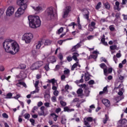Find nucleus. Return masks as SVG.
<instances>
[{"label": "nucleus", "mask_w": 127, "mask_h": 127, "mask_svg": "<svg viewBox=\"0 0 127 127\" xmlns=\"http://www.w3.org/2000/svg\"><path fill=\"white\" fill-rule=\"evenodd\" d=\"M31 55L33 57H36L38 55V52L35 50H33L31 53Z\"/></svg>", "instance_id": "36"}, {"label": "nucleus", "mask_w": 127, "mask_h": 127, "mask_svg": "<svg viewBox=\"0 0 127 127\" xmlns=\"http://www.w3.org/2000/svg\"><path fill=\"white\" fill-rule=\"evenodd\" d=\"M113 60L115 62L116 64H117V63H118V58L116 56V55L114 56V57H113Z\"/></svg>", "instance_id": "54"}, {"label": "nucleus", "mask_w": 127, "mask_h": 127, "mask_svg": "<svg viewBox=\"0 0 127 127\" xmlns=\"http://www.w3.org/2000/svg\"><path fill=\"white\" fill-rule=\"evenodd\" d=\"M123 92H124V89L123 88L120 89L119 92H118V95H119V96H122L123 94H124Z\"/></svg>", "instance_id": "50"}, {"label": "nucleus", "mask_w": 127, "mask_h": 127, "mask_svg": "<svg viewBox=\"0 0 127 127\" xmlns=\"http://www.w3.org/2000/svg\"><path fill=\"white\" fill-rule=\"evenodd\" d=\"M11 97H12V93H9L7 94L5 99H11Z\"/></svg>", "instance_id": "44"}, {"label": "nucleus", "mask_w": 127, "mask_h": 127, "mask_svg": "<svg viewBox=\"0 0 127 127\" xmlns=\"http://www.w3.org/2000/svg\"><path fill=\"white\" fill-rule=\"evenodd\" d=\"M85 122H93V118L92 117H85L84 119V126H85Z\"/></svg>", "instance_id": "26"}, {"label": "nucleus", "mask_w": 127, "mask_h": 127, "mask_svg": "<svg viewBox=\"0 0 127 127\" xmlns=\"http://www.w3.org/2000/svg\"><path fill=\"white\" fill-rule=\"evenodd\" d=\"M94 36L93 35H90L87 37V40H92V39H94Z\"/></svg>", "instance_id": "56"}, {"label": "nucleus", "mask_w": 127, "mask_h": 127, "mask_svg": "<svg viewBox=\"0 0 127 127\" xmlns=\"http://www.w3.org/2000/svg\"><path fill=\"white\" fill-rule=\"evenodd\" d=\"M51 116L53 118L55 122L57 121V118L58 117V116H57L55 113H52L51 114Z\"/></svg>", "instance_id": "29"}, {"label": "nucleus", "mask_w": 127, "mask_h": 127, "mask_svg": "<svg viewBox=\"0 0 127 127\" xmlns=\"http://www.w3.org/2000/svg\"><path fill=\"white\" fill-rule=\"evenodd\" d=\"M64 73L67 78L70 76V70L68 69L64 70Z\"/></svg>", "instance_id": "31"}, {"label": "nucleus", "mask_w": 127, "mask_h": 127, "mask_svg": "<svg viewBox=\"0 0 127 127\" xmlns=\"http://www.w3.org/2000/svg\"><path fill=\"white\" fill-rule=\"evenodd\" d=\"M25 9H26V8L19 7L15 12V17H20L24 13Z\"/></svg>", "instance_id": "6"}, {"label": "nucleus", "mask_w": 127, "mask_h": 127, "mask_svg": "<svg viewBox=\"0 0 127 127\" xmlns=\"http://www.w3.org/2000/svg\"><path fill=\"white\" fill-rule=\"evenodd\" d=\"M114 23L116 25H119L121 23V18H116L114 21Z\"/></svg>", "instance_id": "25"}, {"label": "nucleus", "mask_w": 127, "mask_h": 127, "mask_svg": "<svg viewBox=\"0 0 127 127\" xmlns=\"http://www.w3.org/2000/svg\"><path fill=\"white\" fill-rule=\"evenodd\" d=\"M2 116L3 118H4L5 119H8V115H7V114H6V113H3L2 114Z\"/></svg>", "instance_id": "59"}, {"label": "nucleus", "mask_w": 127, "mask_h": 127, "mask_svg": "<svg viewBox=\"0 0 127 127\" xmlns=\"http://www.w3.org/2000/svg\"><path fill=\"white\" fill-rule=\"evenodd\" d=\"M71 103H79V98H74Z\"/></svg>", "instance_id": "51"}, {"label": "nucleus", "mask_w": 127, "mask_h": 127, "mask_svg": "<svg viewBox=\"0 0 127 127\" xmlns=\"http://www.w3.org/2000/svg\"><path fill=\"white\" fill-rule=\"evenodd\" d=\"M96 26V23L94 21L91 22L90 24L88 25V29L89 31H93L94 30V28H95V26Z\"/></svg>", "instance_id": "15"}, {"label": "nucleus", "mask_w": 127, "mask_h": 127, "mask_svg": "<svg viewBox=\"0 0 127 127\" xmlns=\"http://www.w3.org/2000/svg\"><path fill=\"white\" fill-rule=\"evenodd\" d=\"M44 68L46 71H49V69H50L49 68V64H46V65L44 66Z\"/></svg>", "instance_id": "52"}, {"label": "nucleus", "mask_w": 127, "mask_h": 127, "mask_svg": "<svg viewBox=\"0 0 127 127\" xmlns=\"http://www.w3.org/2000/svg\"><path fill=\"white\" fill-rule=\"evenodd\" d=\"M102 7V2H99L98 4L96 5L95 8L96 9H100Z\"/></svg>", "instance_id": "42"}, {"label": "nucleus", "mask_w": 127, "mask_h": 127, "mask_svg": "<svg viewBox=\"0 0 127 127\" xmlns=\"http://www.w3.org/2000/svg\"><path fill=\"white\" fill-rule=\"evenodd\" d=\"M81 47V42L78 43L77 45L75 46H74L71 49V51L72 52H74L76 51V49H78V48H80Z\"/></svg>", "instance_id": "18"}, {"label": "nucleus", "mask_w": 127, "mask_h": 127, "mask_svg": "<svg viewBox=\"0 0 127 127\" xmlns=\"http://www.w3.org/2000/svg\"><path fill=\"white\" fill-rule=\"evenodd\" d=\"M105 6L106 8H107V9H110V7H111V5H110V3H109V2H108L105 3Z\"/></svg>", "instance_id": "48"}, {"label": "nucleus", "mask_w": 127, "mask_h": 127, "mask_svg": "<svg viewBox=\"0 0 127 127\" xmlns=\"http://www.w3.org/2000/svg\"><path fill=\"white\" fill-rule=\"evenodd\" d=\"M85 81H89L90 80V76H89V73L86 72L84 75Z\"/></svg>", "instance_id": "38"}, {"label": "nucleus", "mask_w": 127, "mask_h": 127, "mask_svg": "<svg viewBox=\"0 0 127 127\" xmlns=\"http://www.w3.org/2000/svg\"><path fill=\"white\" fill-rule=\"evenodd\" d=\"M119 123L120 124H121V126H124V125H126V124H127V120L125 119L120 120Z\"/></svg>", "instance_id": "32"}, {"label": "nucleus", "mask_w": 127, "mask_h": 127, "mask_svg": "<svg viewBox=\"0 0 127 127\" xmlns=\"http://www.w3.org/2000/svg\"><path fill=\"white\" fill-rule=\"evenodd\" d=\"M92 54L93 55H90V58H93V59H97L98 58V55L100 54V53L98 51L96 50L92 52Z\"/></svg>", "instance_id": "16"}, {"label": "nucleus", "mask_w": 127, "mask_h": 127, "mask_svg": "<svg viewBox=\"0 0 127 127\" xmlns=\"http://www.w3.org/2000/svg\"><path fill=\"white\" fill-rule=\"evenodd\" d=\"M3 47L7 53H10L12 55L17 53L19 51V45L14 41L6 40L3 42Z\"/></svg>", "instance_id": "1"}, {"label": "nucleus", "mask_w": 127, "mask_h": 127, "mask_svg": "<svg viewBox=\"0 0 127 127\" xmlns=\"http://www.w3.org/2000/svg\"><path fill=\"white\" fill-rule=\"evenodd\" d=\"M99 66L102 69H103L104 75L108 76V67L106 65V64L103 63L100 64Z\"/></svg>", "instance_id": "14"}, {"label": "nucleus", "mask_w": 127, "mask_h": 127, "mask_svg": "<svg viewBox=\"0 0 127 127\" xmlns=\"http://www.w3.org/2000/svg\"><path fill=\"white\" fill-rule=\"evenodd\" d=\"M80 87H81L83 89H84V93H85V96L86 97H88L89 95L90 94V90H89V88L87 87V85L86 84H81L80 85Z\"/></svg>", "instance_id": "13"}, {"label": "nucleus", "mask_w": 127, "mask_h": 127, "mask_svg": "<svg viewBox=\"0 0 127 127\" xmlns=\"http://www.w3.org/2000/svg\"><path fill=\"white\" fill-rule=\"evenodd\" d=\"M13 13H14V6H9L6 10V16H11Z\"/></svg>", "instance_id": "8"}, {"label": "nucleus", "mask_w": 127, "mask_h": 127, "mask_svg": "<svg viewBox=\"0 0 127 127\" xmlns=\"http://www.w3.org/2000/svg\"><path fill=\"white\" fill-rule=\"evenodd\" d=\"M63 98V97H62V96H60L59 97V101H60V104H61V106H62L63 107H65V106H66V102L61 100H62Z\"/></svg>", "instance_id": "24"}, {"label": "nucleus", "mask_w": 127, "mask_h": 127, "mask_svg": "<svg viewBox=\"0 0 127 127\" xmlns=\"http://www.w3.org/2000/svg\"><path fill=\"white\" fill-rule=\"evenodd\" d=\"M45 14L50 20L54 19L57 17V13L54 12L53 7H49L45 11Z\"/></svg>", "instance_id": "3"}, {"label": "nucleus", "mask_w": 127, "mask_h": 127, "mask_svg": "<svg viewBox=\"0 0 127 127\" xmlns=\"http://www.w3.org/2000/svg\"><path fill=\"white\" fill-rule=\"evenodd\" d=\"M101 62H105V63H107V60L105 58H101L100 59Z\"/></svg>", "instance_id": "58"}, {"label": "nucleus", "mask_w": 127, "mask_h": 127, "mask_svg": "<svg viewBox=\"0 0 127 127\" xmlns=\"http://www.w3.org/2000/svg\"><path fill=\"white\" fill-rule=\"evenodd\" d=\"M66 59L68 62H71L72 60H73V57L71 56H68L67 58Z\"/></svg>", "instance_id": "46"}, {"label": "nucleus", "mask_w": 127, "mask_h": 127, "mask_svg": "<svg viewBox=\"0 0 127 127\" xmlns=\"http://www.w3.org/2000/svg\"><path fill=\"white\" fill-rule=\"evenodd\" d=\"M48 82L52 83L53 85L52 89L54 91H57L56 90H57V87L55 86V84H57V81L56 80H55L54 78L48 79Z\"/></svg>", "instance_id": "11"}, {"label": "nucleus", "mask_w": 127, "mask_h": 127, "mask_svg": "<svg viewBox=\"0 0 127 127\" xmlns=\"http://www.w3.org/2000/svg\"><path fill=\"white\" fill-rule=\"evenodd\" d=\"M95 83V81L93 80H90L89 82H88V84L89 85H93V84Z\"/></svg>", "instance_id": "61"}, {"label": "nucleus", "mask_w": 127, "mask_h": 127, "mask_svg": "<svg viewBox=\"0 0 127 127\" xmlns=\"http://www.w3.org/2000/svg\"><path fill=\"white\" fill-rule=\"evenodd\" d=\"M26 65L24 64H20L18 67H15V69H25Z\"/></svg>", "instance_id": "23"}, {"label": "nucleus", "mask_w": 127, "mask_h": 127, "mask_svg": "<svg viewBox=\"0 0 127 127\" xmlns=\"http://www.w3.org/2000/svg\"><path fill=\"white\" fill-rule=\"evenodd\" d=\"M64 112H68V113H70V112H74L75 110L74 109H69V107H65L64 108Z\"/></svg>", "instance_id": "27"}, {"label": "nucleus", "mask_w": 127, "mask_h": 127, "mask_svg": "<svg viewBox=\"0 0 127 127\" xmlns=\"http://www.w3.org/2000/svg\"><path fill=\"white\" fill-rule=\"evenodd\" d=\"M109 29L111 31H114L115 30L116 28H115V26L111 25L109 26Z\"/></svg>", "instance_id": "49"}, {"label": "nucleus", "mask_w": 127, "mask_h": 127, "mask_svg": "<svg viewBox=\"0 0 127 127\" xmlns=\"http://www.w3.org/2000/svg\"><path fill=\"white\" fill-rule=\"evenodd\" d=\"M59 94V91H58V90H55L54 92V95L55 96H58Z\"/></svg>", "instance_id": "62"}, {"label": "nucleus", "mask_w": 127, "mask_h": 127, "mask_svg": "<svg viewBox=\"0 0 127 127\" xmlns=\"http://www.w3.org/2000/svg\"><path fill=\"white\" fill-rule=\"evenodd\" d=\"M16 85L17 86V87H20V86H23V87H25V88H27V86H26V84H25V83L22 82V81H20V80H18V82L16 83Z\"/></svg>", "instance_id": "17"}, {"label": "nucleus", "mask_w": 127, "mask_h": 127, "mask_svg": "<svg viewBox=\"0 0 127 127\" xmlns=\"http://www.w3.org/2000/svg\"><path fill=\"white\" fill-rule=\"evenodd\" d=\"M50 99V95L48 94H46L45 95V100L46 102H48Z\"/></svg>", "instance_id": "39"}, {"label": "nucleus", "mask_w": 127, "mask_h": 127, "mask_svg": "<svg viewBox=\"0 0 127 127\" xmlns=\"http://www.w3.org/2000/svg\"><path fill=\"white\" fill-rule=\"evenodd\" d=\"M101 41L103 45H105V46H107V45H108V43L105 41V38H102Z\"/></svg>", "instance_id": "43"}, {"label": "nucleus", "mask_w": 127, "mask_h": 127, "mask_svg": "<svg viewBox=\"0 0 127 127\" xmlns=\"http://www.w3.org/2000/svg\"><path fill=\"white\" fill-rule=\"evenodd\" d=\"M52 102H53L54 103L56 102L57 101V98H56V96H53L52 97Z\"/></svg>", "instance_id": "63"}, {"label": "nucleus", "mask_w": 127, "mask_h": 127, "mask_svg": "<svg viewBox=\"0 0 127 127\" xmlns=\"http://www.w3.org/2000/svg\"><path fill=\"white\" fill-rule=\"evenodd\" d=\"M108 120H109V116L107 114H106L105 118H103V123L107 124V122H108Z\"/></svg>", "instance_id": "37"}, {"label": "nucleus", "mask_w": 127, "mask_h": 127, "mask_svg": "<svg viewBox=\"0 0 127 127\" xmlns=\"http://www.w3.org/2000/svg\"><path fill=\"white\" fill-rule=\"evenodd\" d=\"M31 7H32V8H33L35 11H37V12H40V11H43L44 10L45 6L44 4H40L37 7L31 6Z\"/></svg>", "instance_id": "9"}, {"label": "nucleus", "mask_w": 127, "mask_h": 127, "mask_svg": "<svg viewBox=\"0 0 127 127\" xmlns=\"http://www.w3.org/2000/svg\"><path fill=\"white\" fill-rule=\"evenodd\" d=\"M115 9H117V10H119V11H120V10H121V8H120V2L117 1L115 3Z\"/></svg>", "instance_id": "28"}, {"label": "nucleus", "mask_w": 127, "mask_h": 127, "mask_svg": "<svg viewBox=\"0 0 127 127\" xmlns=\"http://www.w3.org/2000/svg\"><path fill=\"white\" fill-rule=\"evenodd\" d=\"M85 126L87 127H91V125L89 124V122L85 121Z\"/></svg>", "instance_id": "64"}, {"label": "nucleus", "mask_w": 127, "mask_h": 127, "mask_svg": "<svg viewBox=\"0 0 127 127\" xmlns=\"http://www.w3.org/2000/svg\"><path fill=\"white\" fill-rule=\"evenodd\" d=\"M26 77V73L24 72V71H21L20 72L18 75L15 76V79H24Z\"/></svg>", "instance_id": "12"}, {"label": "nucleus", "mask_w": 127, "mask_h": 127, "mask_svg": "<svg viewBox=\"0 0 127 127\" xmlns=\"http://www.w3.org/2000/svg\"><path fill=\"white\" fill-rule=\"evenodd\" d=\"M80 56V55L78 54L77 53H74L72 54V59L74 60V61L78 62L79 61V60H78V58L77 57H79Z\"/></svg>", "instance_id": "21"}, {"label": "nucleus", "mask_w": 127, "mask_h": 127, "mask_svg": "<svg viewBox=\"0 0 127 127\" xmlns=\"http://www.w3.org/2000/svg\"><path fill=\"white\" fill-rule=\"evenodd\" d=\"M48 62L49 63H54L56 62V59L55 58V57H51L48 59Z\"/></svg>", "instance_id": "22"}, {"label": "nucleus", "mask_w": 127, "mask_h": 127, "mask_svg": "<svg viewBox=\"0 0 127 127\" xmlns=\"http://www.w3.org/2000/svg\"><path fill=\"white\" fill-rule=\"evenodd\" d=\"M38 115L39 116H44L45 117L46 116V114H44V111H42L41 112H39Z\"/></svg>", "instance_id": "57"}, {"label": "nucleus", "mask_w": 127, "mask_h": 127, "mask_svg": "<svg viewBox=\"0 0 127 127\" xmlns=\"http://www.w3.org/2000/svg\"><path fill=\"white\" fill-rule=\"evenodd\" d=\"M27 2L28 0H17L16 3L20 7L27 8Z\"/></svg>", "instance_id": "7"}, {"label": "nucleus", "mask_w": 127, "mask_h": 127, "mask_svg": "<svg viewBox=\"0 0 127 127\" xmlns=\"http://www.w3.org/2000/svg\"><path fill=\"white\" fill-rule=\"evenodd\" d=\"M107 75L108 74H111V73H112V72H113V68L110 67L109 68H108V69H107Z\"/></svg>", "instance_id": "55"}, {"label": "nucleus", "mask_w": 127, "mask_h": 127, "mask_svg": "<svg viewBox=\"0 0 127 127\" xmlns=\"http://www.w3.org/2000/svg\"><path fill=\"white\" fill-rule=\"evenodd\" d=\"M71 11V7L70 6H67L64 9L63 17V18H66L69 14V12Z\"/></svg>", "instance_id": "10"}, {"label": "nucleus", "mask_w": 127, "mask_h": 127, "mask_svg": "<svg viewBox=\"0 0 127 127\" xmlns=\"http://www.w3.org/2000/svg\"><path fill=\"white\" fill-rule=\"evenodd\" d=\"M64 29L63 27H61L60 29L58 30V34H60V33H62L63 32Z\"/></svg>", "instance_id": "60"}, {"label": "nucleus", "mask_w": 127, "mask_h": 127, "mask_svg": "<svg viewBox=\"0 0 127 127\" xmlns=\"http://www.w3.org/2000/svg\"><path fill=\"white\" fill-rule=\"evenodd\" d=\"M117 47H118L117 46V45H112V46H110V50H111V51L116 50V49H117V50H118V49H117Z\"/></svg>", "instance_id": "40"}, {"label": "nucleus", "mask_w": 127, "mask_h": 127, "mask_svg": "<svg viewBox=\"0 0 127 127\" xmlns=\"http://www.w3.org/2000/svg\"><path fill=\"white\" fill-rule=\"evenodd\" d=\"M77 94L78 97H81V96H83V90L82 89H78L77 91Z\"/></svg>", "instance_id": "30"}, {"label": "nucleus", "mask_w": 127, "mask_h": 127, "mask_svg": "<svg viewBox=\"0 0 127 127\" xmlns=\"http://www.w3.org/2000/svg\"><path fill=\"white\" fill-rule=\"evenodd\" d=\"M25 119L26 120H29L30 118V115L29 114H26L24 115Z\"/></svg>", "instance_id": "53"}, {"label": "nucleus", "mask_w": 127, "mask_h": 127, "mask_svg": "<svg viewBox=\"0 0 127 127\" xmlns=\"http://www.w3.org/2000/svg\"><path fill=\"white\" fill-rule=\"evenodd\" d=\"M52 42L50 40H46L45 42L44 45H46V46L50 45Z\"/></svg>", "instance_id": "41"}, {"label": "nucleus", "mask_w": 127, "mask_h": 127, "mask_svg": "<svg viewBox=\"0 0 127 127\" xmlns=\"http://www.w3.org/2000/svg\"><path fill=\"white\" fill-rule=\"evenodd\" d=\"M65 90H72V86H69V85L68 84H66L65 86Z\"/></svg>", "instance_id": "47"}, {"label": "nucleus", "mask_w": 127, "mask_h": 127, "mask_svg": "<svg viewBox=\"0 0 127 127\" xmlns=\"http://www.w3.org/2000/svg\"><path fill=\"white\" fill-rule=\"evenodd\" d=\"M43 45V42H38L37 45H36V49H40L41 47V46Z\"/></svg>", "instance_id": "35"}, {"label": "nucleus", "mask_w": 127, "mask_h": 127, "mask_svg": "<svg viewBox=\"0 0 127 127\" xmlns=\"http://www.w3.org/2000/svg\"><path fill=\"white\" fill-rule=\"evenodd\" d=\"M72 39H73V38H67L65 40H60L58 41V43L59 44H60V45H62V43H63V42L66 41V40H72Z\"/></svg>", "instance_id": "34"}, {"label": "nucleus", "mask_w": 127, "mask_h": 127, "mask_svg": "<svg viewBox=\"0 0 127 127\" xmlns=\"http://www.w3.org/2000/svg\"><path fill=\"white\" fill-rule=\"evenodd\" d=\"M109 87V86H105L102 91H100L99 92V95H103V94H108L109 92V90H108V88Z\"/></svg>", "instance_id": "19"}, {"label": "nucleus", "mask_w": 127, "mask_h": 127, "mask_svg": "<svg viewBox=\"0 0 127 127\" xmlns=\"http://www.w3.org/2000/svg\"><path fill=\"white\" fill-rule=\"evenodd\" d=\"M33 39V34L30 32L25 33L22 37V41H24L26 44H29Z\"/></svg>", "instance_id": "4"}, {"label": "nucleus", "mask_w": 127, "mask_h": 127, "mask_svg": "<svg viewBox=\"0 0 127 127\" xmlns=\"http://www.w3.org/2000/svg\"><path fill=\"white\" fill-rule=\"evenodd\" d=\"M43 62L42 61H38L36 62L35 63L33 64L30 67L31 70L33 71L34 70H37L40 68V67H42L43 66Z\"/></svg>", "instance_id": "5"}, {"label": "nucleus", "mask_w": 127, "mask_h": 127, "mask_svg": "<svg viewBox=\"0 0 127 127\" xmlns=\"http://www.w3.org/2000/svg\"><path fill=\"white\" fill-rule=\"evenodd\" d=\"M66 122V120L65 116H63L62 117L61 124H62V125H65Z\"/></svg>", "instance_id": "33"}, {"label": "nucleus", "mask_w": 127, "mask_h": 127, "mask_svg": "<svg viewBox=\"0 0 127 127\" xmlns=\"http://www.w3.org/2000/svg\"><path fill=\"white\" fill-rule=\"evenodd\" d=\"M29 26L31 28H37L41 25L40 18L37 15H30L28 17Z\"/></svg>", "instance_id": "2"}, {"label": "nucleus", "mask_w": 127, "mask_h": 127, "mask_svg": "<svg viewBox=\"0 0 127 127\" xmlns=\"http://www.w3.org/2000/svg\"><path fill=\"white\" fill-rule=\"evenodd\" d=\"M102 103L106 107H110L111 105L110 101L106 99H103L102 100Z\"/></svg>", "instance_id": "20"}, {"label": "nucleus", "mask_w": 127, "mask_h": 127, "mask_svg": "<svg viewBox=\"0 0 127 127\" xmlns=\"http://www.w3.org/2000/svg\"><path fill=\"white\" fill-rule=\"evenodd\" d=\"M77 65H78V62H76V63L74 64L72 66L71 70L73 71L74 69H75V68L77 67Z\"/></svg>", "instance_id": "45"}]
</instances>
